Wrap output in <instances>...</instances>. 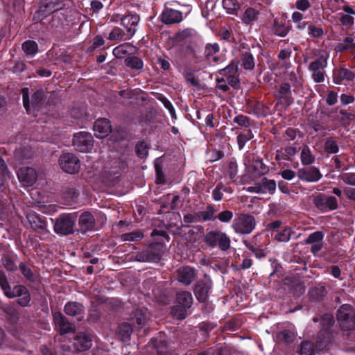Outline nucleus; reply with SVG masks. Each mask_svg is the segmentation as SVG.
<instances>
[{
    "instance_id": "obj_22",
    "label": "nucleus",
    "mask_w": 355,
    "mask_h": 355,
    "mask_svg": "<svg viewBox=\"0 0 355 355\" xmlns=\"http://www.w3.org/2000/svg\"><path fill=\"white\" fill-rule=\"evenodd\" d=\"M161 20L167 25L178 24L182 20V13L177 10L165 8L161 15Z\"/></svg>"
},
{
    "instance_id": "obj_58",
    "label": "nucleus",
    "mask_w": 355,
    "mask_h": 355,
    "mask_svg": "<svg viewBox=\"0 0 355 355\" xmlns=\"http://www.w3.org/2000/svg\"><path fill=\"white\" fill-rule=\"evenodd\" d=\"M233 216V212L230 210L226 209L219 212L215 216V219H218L221 223H228L232 220Z\"/></svg>"
},
{
    "instance_id": "obj_55",
    "label": "nucleus",
    "mask_w": 355,
    "mask_h": 355,
    "mask_svg": "<svg viewBox=\"0 0 355 355\" xmlns=\"http://www.w3.org/2000/svg\"><path fill=\"white\" fill-rule=\"evenodd\" d=\"M219 50L220 47L217 43L207 44L205 48L204 53L205 58L207 60H209L213 55L219 52Z\"/></svg>"
},
{
    "instance_id": "obj_18",
    "label": "nucleus",
    "mask_w": 355,
    "mask_h": 355,
    "mask_svg": "<svg viewBox=\"0 0 355 355\" xmlns=\"http://www.w3.org/2000/svg\"><path fill=\"white\" fill-rule=\"evenodd\" d=\"M297 175L300 180L306 182H317L322 176L319 169L315 166L300 168Z\"/></svg>"
},
{
    "instance_id": "obj_49",
    "label": "nucleus",
    "mask_w": 355,
    "mask_h": 355,
    "mask_svg": "<svg viewBox=\"0 0 355 355\" xmlns=\"http://www.w3.org/2000/svg\"><path fill=\"white\" fill-rule=\"evenodd\" d=\"M125 64L127 67L136 70L141 69L144 66L141 59L137 56L128 57L125 60Z\"/></svg>"
},
{
    "instance_id": "obj_15",
    "label": "nucleus",
    "mask_w": 355,
    "mask_h": 355,
    "mask_svg": "<svg viewBox=\"0 0 355 355\" xmlns=\"http://www.w3.org/2000/svg\"><path fill=\"white\" fill-rule=\"evenodd\" d=\"M275 96L279 103L286 107H289L294 101L292 97L291 87L288 83H282Z\"/></svg>"
},
{
    "instance_id": "obj_10",
    "label": "nucleus",
    "mask_w": 355,
    "mask_h": 355,
    "mask_svg": "<svg viewBox=\"0 0 355 355\" xmlns=\"http://www.w3.org/2000/svg\"><path fill=\"white\" fill-rule=\"evenodd\" d=\"M327 54L323 53L309 65V70L311 71L312 78L315 83H322L324 80V69L327 66Z\"/></svg>"
},
{
    "instance_id": "obj_3",
    "label": "nucleus",
    "mask_w": 355,
    "mask_h": 355,
    "mask_svg": "<svg viewBox=\"0 0 355 355\" xmlns=\"http://www.w3.org/2000/svg\"><path fill=\"white\" fill-rule=\"evenodd\" d=\"M51 220L53 223L54 232L60 236H67L76 232V213H62Z\"/></svg>"
},
{
    "instance_id": "obj_29",
    "label": "nucleus",
    "mask_w": 355,
    "mask_h": 355,
    "mask_svg": "<svg viewBox=\"0 0 355 355\" xmlns=\"http://www.w3.org/2000/svg\"><path fill=\"white\" fill-rule=\"evenodd\" d=\"M64 311L69 316H78L84 313V306L77 302H68L64 305Z\"/></svg>"
},
{
    "instance_id": "obj_11",
    "label": "nucleus",
    "mask_w": 355,
    "mask_h": 355,
    "mask_svg": "<svg viewBox=\"0 0 355 355\" xmlns=\"http://www.w3.org/2000/svg\"><path fill=\"white\" fill-rule=\"evenodd\" d=\"M59 165L67 173L74 174L79 171L80 164L78 158L73 153H66L60 155Z\"/></svg>"
},
{
    "instance_id": "obj_1",
    "label": "nucleus",
    "mask_w": 355,
    "mask_h": 355,
    "mask_svg": "<svg viewBox=\"0 0 355 355\" xmlns=\"http://www.w3.org/2000/svg\"><path fill=\"white\" fill-rule=\"evenodd\" d=\"M314 322H319L320 329L318 334L315 341V347L318 350H322L329 347L336 336L334 327L335 319L331 313H326L315 316L313 318Z\"/></svg>"
},
{
    "instance_id": "obj_20",
    "label": "nucleus",
    "mask_w": 355,
    "mask_h": 355,
    "mask_svg": "<svg viewBox=\"0 0 355 355\" xmlns=\"http://www.w3.org/2000/svg\"><path fill=\"white\" fill-rule=\"evenodd\" d=\"M93 129L95 132V136L98 138H104L112 132L110 121L105 118L97 119L94 122Z\"/></svg>"
},
{
    "instance_id": "obj_52",
    "label": "nucleus",
    "mask_w": 355,
    "mask_h": 355,
    "mask_svg": "<svg viewBox=\"0 0 355 355\" xmlns=\"http://www.w3.org/2000/svg\"><path fill=\"white\" fill-rule=\"evenodd\" d=\"M254 137L253 134L252 133V131L250 130H247L240 134L237 136V143L239 149H242L245 143L252 139Z\"/></svg>"
},
{
    "instance_id": "obj_30",
    "label": "nucleus",
    "mask_w": 355,
    "mask_h": 355,
    "mask_svg": "<svg viewBox=\"0 0 355 355\" xmlns=\"http://www.w3.org/2000/svg\"><path fill=\"white\" fill-rule=\"evenodd\" d=\"M218 211L213 205L207 204L204 209L200 210L196 213L197 216L200 220L209 221L215 220L214 214Z\"/></svg>"
},
{
    "instance_id": "obj_61",
    "label": "nucleus",
    "mask_w": 355,
    "mask_h": 355,
    "mask_svg": "<svg viewBox=\"0 0 355 355\" xmlns=\"http://www.w3.org/2000/svg\"><path fill=\"white\" fill-rule=\"evenodd\" d=\"M324 150L329 154L337 153L339 150L337 142L333 139H327L324 143Z\"/></svg>"
},
{
    "instance_id": "obj_39",
    "label": "nucleus",
    "mask_w": 355,
    "mask_h": 355,
    "mask_svg": "<svg viewBox=\"0 0 355 355\" xmlns=\"http://www.w3.org/2000/svg\"><path fill=\"white\" fill-rule=\"evenodd\" d=\"M132 333V327L128 322H123L119 326L118 336L123 341H128L130 339Z\"/></svg>"
},
{
    "instance_id": "obj_2",
    "label": "nucleus",
    "mask_w": 355,
    "mask_h": 355,
    "mask_svg": "<svg viewBox=\"0 0 355 355\" xmlns=\"http://www.w3.org/2000/svg\"><path fill=\"white\" fill-rule=\"evenodd\" d=\"M0 287L4 295L9 299L18 297L17 302L23 307L28 306L31 300L28 289L24 285L19 284L12 288L7 276L3 270H0Z\"/></svg>"
},
{
    "instance_id": "obj_42",
    "label": "nucleus",
    "mask_w": 355,
    "mask_h": 355,
    "mask_svg": "<svg viewBox=\"0 0 355 355\" xmlns=\"http://www.w3.org/2000/svg\"><path fill=\"white\" fill-rule=\"evenodd\" d=\"M292 233L293 231L291 227H285L282 230L277 232V233L273 235V237L275 240L279 242L286 243L290 241Z\"/></svg>"
},
{
    "instance_id": "obj_43",
    "label": "nucleus",
    "mask_w": 355,
    "mask_h": 355,
    "mask_svg": "<svg viewBox=\"0 0 355 355\" xmlns=\"http://www.w3.org/2000/svg\"><path fill=\"white\" fill-rule=\"evenodd\" d=\"M22 50L26 55L33 56L38 51L37 44L33 40H26L22 44Z\"/></svg>"
},
{
    "instance_id": "obj_53",
    "label": "nucleus",
    "mask_w": 355,
    "mask_h": 355,
    "mask_svg": "<svg viewBox=\"0 0 355 355\" xmlns=\"http://www.w3.org/2000/svg\"><path fill=\"white\" fill-rule=\"evenodd\" d=\"M189 308H186L183 306L177 304L175 305L172 309L173 315L178 320H183L187 315V310Z\"/></svg>"
},
{
    "instance_id": "obj_40",
    "label": "nucleus",
    "mask_w": 355,
    "mask_h": 355,
    "mask_svg": "<svg viewBox=\"0 0 355 355\" xmlns=\"http://www.w3.org/2000/svg\"><path fill=\"white\" fill-rule=\"evenodd\" d=\"M313 202L318 209L322 213L334 210L338 207V201H313Z\"/></svg>"
},
{
    "instance_id": "obj_7",
    "label": "nucleus",
    "mask_w": 355,
    "mask_h": 355,
    "mask_svg": "<svg viewBox=\"0 0 355 355\" xmlns=\"http://www.w3.org/2000/svg\"><path fill=\"white\" fill-rule=\"evenodd\" d=\"M64 7L65 3L60 0H39V9L34 13L33 19L42 21L51 14Z\"/></svg>"
},
{
    "instance_id": "obj_51",
    "label": "nucleus",
    "mask_w": 355,
    "mask_h": 355,
    "mask_svg": "<svg viewBox=\"0 0 355 355\" xmlns=\"http://www.w3.org/2000/svg\"><path fill=\"white\" fill-rule=\"evenodd\" d=\"M301 161L304 165H309L315 162V157L312 155L307 146H305L302 150Z\"/></svg>"
},
{
    "instance_id": "obj_63",
    "label": "nucleus",
    "mask_w": 355,
    "mask_h": 355,
    "mask_svg": "<svg viewBox=\"0 0 355 355\" xmlns=\"http://www.w3.org/2000/svg\"><path fill=\"white\" fill-rule=\"evenodd\" d=\"M223 6L230 13H232L239 7L236 0H223Z\"/></svg>"
},
{
    "instance_id": "obj_5",
    "label": "nucleus",
    "mask_w": 355,
    "mask_h": 355,
    "mask_svg": "<svg viewBox=\"0 0 355 355\" xmlns=\"http://www.w3.org/2000/svg\"><path fill=\"white\" fill-rule=\"evenodd\" d=\"M256 225V220L252 215L241 213L233 220L232 227L237 234H250L255 230Z\"/></svg>"
},
{
    "instance_id": "obj_23",
    "label": "nucleus",
    "mask_w": 355,
    "mask_h": 355,
    "mask_svg": "<svg viewBox=\"0 0 355 355\" xmlns=\"http://www.w3.org/2000/svg\"><path fill=\"white\" fill-rule=\"evenodd\" d=\"M73 345L79 352L89 349L92 345L90 334L86 332H78L74 338Z\"/></svg>"
},
{
    "instance_id": "obj_24",
    "label": "nucleus",
    "mask_w": 355,
    "mask_h": 355,
    "mask_svg": "<svg viewBox=\"0 0 355 355\" xmlns=\"http://www.w3.org/2000/svg\"><path fill=\"white\" fill-rule=\"evenodd\" d=\"M196 274L194 268L190 266H184L179 268L178 270V280L185 286L190 285L194 279Z\"/></svg>"
},
{
    "instance_id": "obj_37",
    "label": "nucleus",
    "mask_w": 355,
    "mask_h": 355,
    "mask_svg": "<svg viewBox=\"0 0 355 355\" xmlns=\"http://www.w3.org/2000/svg\"><path fill=\"white\" fill-rule=\"evenodd\" d=\"M259 11L253 8H248L242 17V21L245 24H252L258 19Z\"/></svg>"
},
{
    "instance_id": "obj_47",
    "label": "nucleus",
    "mask_w": 355,
    "mask_h": 355,
    "mask_svg": "<svg viewBox=\"0 0 355 355\" xmlns=\"http://www.w3.org/2000/svg\"><path fill=\"white\" fill-rule=\"evenodd\" d=\"M134 319L139 328H142L148 321L146 310L136 309L133 312Z\"/></svg>"
},
{
    "instance_id": "obj_36",
    "label": "nucleus",
    "mask_w": 355,
    "mask_h": 355,
    "mask_svg": "<svg viewBox=\"0 0 355 355\" xmlns=\"http://www.w3.org/2000/svg\"><path fill=\"white\" fill-rule=\"evenodd\" d=\"M286 204L284 202H274L269 205L268 214L272 216L282 215L286 209Z\"/></svg>"
},
{
    "instance_id": "obj_16",
    "label": "nucleus",
    "mask_w": 355,
    "mask_h": 355,
    "mask_svg": "<svg viewBox=\"0 0 355 355\" xmlns=\"http://www.w3.org/2000/svg\"><path fill=\"white\" fill-rule=\"evenodd\" d=\"M17 177L23 186L31 187L35 183L37 179V174L33 168L24 166L19 169Z\"/></svg>"
},
{
    "instance_id": "obj_12",
    "label": "nucleus",
    "mask_w": 355,
    "mask_h": 355,
    "mask_svg": "<svg viewBox=\"0 0 355 355\" xmlns=\"http://www.w3.org/2000/svg\"><path fill=\"white\" fill-rule=\"evenodd\" d=\"M94 145L92 135L87 132H79L74 134L73 146L82 153H86L92 150Z\"/></svg>"
},
{
    "instance_id": "obj_33",
    "label": "nucleus",
    "mask_w": 355,
    "mask_h": 355,
    "mask_svg": "<svg viewBox=\"0 0 355 355\" xmlns=\"http://www.w3.org/2000/svg\"><path fill=\"white\" fill-rule=\"evenodd\" d=\"M120 175L119 171H105L103 174V181L108 186H114L119 182Z\"/></svg>"
},
{
    "instance_id": "obj_64",
    "label": "nucleus",
    "mask_w": 355,
    "mask_h": 355,
    "mask_svg": "<svg viewBox=\"0 0 355 355\" xmlns=\"http://www.w3.org/2000/svg\"><path fill=\"white\" fill-rule=\"evenodd\" d=\"M339 178L345 184L355 186V173H344Z\"/></svg>"
},
{
    "instance_id": "obj_56",
    "label": "nucleus",
    "mask_w": 355,
    "mask_h": 355,
    "mask_svg": "<svg viewBox=\"0 0 355 355\" xmlns=\"http://www.w3.org/2000/svg\"><path fill=\"white\" fill-rule=\"evenodd\" d=\"M324 234L321 231H316L310 234L305 240L306 244H313L322 242Z\"/></svg>"
},
{
    "instance_id": "obj_50",
    "label": "nucleus",
    "mask_w": 355,
    "mask_h": 355,
    "mask_svg": "<svg viewBox=\"0 0 355 355\" xmlns=\"http://www.w3.org/2000/svg\"><path fill=\"white\" fill-rule=\"evenodd\" d=\"M243 243L246 248L248 250H250L252 253H254L257 259H261L266 257V252H265L264 249L259 248L252 243H250L247 241H244Z\"/></svg>"
},
{
    "instance_id": "obj_31",
    "label": "nucleus",
    "mask_w": 355,
    "mask_h": 355,
    "mask_svg": "<svg viewBox=\"0 0 355 355\" xmlns=\"http://www.w3.org/2000/svg\"><path fill=\"white\" fill-rule=\"evenodd\" d=\"M193 301L192 295L189 291H183L176 293L175 302L177 304L189 309L193 304Z\"/></svg>"
},
{
    "instance_id": "obj_21",
    "label": "nucleus",
    "mask_w": 355,
    "mask_h": 355,
    "mask_svg": "<svg viewBox=\"0 0 355 355\" xmlns=\"http://www.w3.org/2000/svg\"><path fill=\"white\" fill-rule=\"evenodd\" d=\"M139 21L137 15H128L121 18V25L127 30L128 37L125 40H130L136 33V26Z\"/></svg>"
},
{
    "instance_id": "obj_59",
    "label": "nucleus",
    "mask_w": 355,
    "mask_h": 355,
    "mask_svg": "<svg viewBox=\"0 0 355 355\" xmlns=\"http://www.w3.org/2000/svg\"><path fill=\"white\" fill-rule=\"evenodd\" d=\"M238 66L234 62H232L229 65L218 71V73L221 76L236 75Z\"/></svg>"
},
{
    "instance_id": "obj_45",
    "label": "nucleus",
    "mask_w": 355,
    "mask_h": 355,
    "mask_svg": "<svg viewBox=\"0 0 355 355\" xmlns=\"http://www.w3.org/2000/svg\"><path fill=\"white\" fill-rule=\"evenodd\" d=\"M241 62L242 67L246 70H252L254 68V57L250 52H245L242 54Z\"/></svg>"
},
{
    "instance_id": "obj_4",
    "label": "nucleus",
    "mask_w": 355,
    "mask_h": 355,
    "mask_svg": "<svg viewBox=\"0 0 355 355\" xmlns=\"http://www.w3.org/2000/svg\"><path fill=\"white\" fill-rule=\"evenodd\" d=\"M23 96V105L28 114L33 111H39L46 103L47 93L40 89H37L31 95V100L29 98L28 89L24 87L21 89Z\"/></svg>"
},
{
    "instance_id": "obj_13",
    "label": "nucleus",
    "mask_w": 355,
    "mask_h": 355,
    "mask_svg": "<svg viewBox=\"0 0 355 355\" xmlns=\"http://www.w3.org/2000/svg\"><path fill=\"white\" fill-rule=\"evenodd\" d=\"M78 225V228L76 229V232L83 235L89 232H95L98 230L94 216L89 211H84L80 215Z\"/></svg>"
},
{
    "instance_id": "obj_62",
    "label": "nucleus",
    "mask_w": 355,
    "mask_h": 355,
    "mask_svg": "<svg viewBox=\"0 0 355 355\" xmlns=\"http://www.w3.org/2000/svg\"><path fill=\"white\" fill-rule=\"evenodd\" d=\"M124 35L125 33L121 28L114 27L109 34L108 40L121 41L123 40Z\"/></svg>"
},
{
    "instance_id": "obj_34",
    "label": "nucleus",
    "mask_w": 355,
    "mask_h": 355,
    "mask_svg": "<svg viewBox=\"0 0 355 355\" xmlns=\"http://www.w3.org/2000/svg\"><path fill=\"white\" fill-rule=\"evenodd\" d=\"M354 49H355V37L351 34L336 46V50L340 52Z\"/></svg>"
},
{
    "instance_id": "obj_44",
    "label": "nucleus",
    "mask_w": 355,
    "mask_h": 355,
    "mask_svg": "<svg viewBox=\"0 0 355 355\" xmlns=\"http://www.w3.org/2000/svg\"><path fill=\"white\" fill-rule=\"evenodd\" d=\"M1 309L11 322H15L18 319L19 313L13 306L5 304L1 306Z\"/></svg>"
},
{
    "instance_id": "obj_14",
    "label": "nucleus",
    "mask_w": 355,
    "mask_h": 355,
    "mask_svg": "<svg viewBox=\"0 0 355 355\" xmlns=\"http://www.w3.org/2000/svg\"><path fill=\"white\" fill-rule=\"evenodd\" d=\"M211 287L212 282L209 278L205 277L203 279L198 280L193 288L196 299L200 302H206Z\"/></svg>"
},
{
    "instance_id": "obj_28",
    "label": "nucleus",
    "mask_w": 355,
    "mask_h": 355,
    "mask_svg": "<svg viewBox=\"0 0 355 355\" xmlns=\"http://www.w3.org/2000/svg\"><path fill=\"white\" fill-rule=\"evenodd\" d=\"M290 26L286 24V21L279 18H275L272 25V31L277 36L284 37L287 35L290 31Z\"/></svg>"
},
{
    "instance_id": "obj_19",
    "label": "nucleus",
    "mask_w": 355,
    "mask_h": 355,
    "mask_svg": "<svg viewBox=\"0 0 355 355\" xmlns=\"http://www.w3.org/2000/svg\"><path fill=\"white\" fill-rule=\"evenodd\" d=\"M53 320L55 324L59 327L60 334L75 331L74 324L69 322L68 319L61 312L58 311L53 313Z\"/></svg>"
},
{
    "instance_id": "obj_6",
    "label": "nucleus",
    "mask_w": 355,
    "mask_h": 355,
    "mask_svg": "<svg viewBox=\"0 0 355 355\" xmlns=\"http://www.w3.org/2000/svg\"><path fill=\"white\" fill-rule=\"evenodd\" d=\"M336 318L343 331L355 329V309L350 304L341 305L336 311Z\"/></svg>"
},
{
    "instance_id": "obj_38",
    "label": "nucleus",
    "mask_w": 355,
    "mask_h": 355,
    "mask_svg": "<svg viewBox=\"0 0 355 355\" xmlns=\"http://www.w3.org/2000/svg\"><path fill=\"white\" fill-rule=\"evenodd\" d=\"M19 268L26 278V279L30 282L35 283L37 280V275L33 272L31 268H29L24 262H20Z\"/></svg>"
},
{
    "instance_id": "obj_17",
    "label": "nucleus",
    "mask_w": 355,
    "mask_h": 355,
    "mask_svg": "<svg viewBox=\"0 0 355 355\" xmlns=\"http://www.w3.org/2000/svg\"><path fill=\"white\" fill-rule=\"evenodd\" d=\"M342 10L344 12L338 14L340 23L346 28L352 29L355 22V10L347 4L344 5Z\"/></svg>"
},
{
    "instance_id": "obj_27",
    "label": "nucleus",
    "mask_w": 355,
    "mask_h": 355,
    "mask_svg": "<svg viewBox=\"0 0 355 355\" xmlns=\"http://www.w3.org/2000/svg\"><path fill=\"white\" fill-rule=\"evenodd\" d=\"M354 78L355 73L345 68H340L334 72L333 81L335 84L340 85L343 80L352 81Z\"/></svg>"
},
{
    "instance_id": "obj_46",
    "label": "nucleus",
    "mask_w": 355,
    "mask_h": 355,
    "mask_svg": "<svg viewBox=\"0 0 355 355\" xmlns=\"http://www.w3.org/2000/svg\"><path fill=\"white\" fill-rule=\"evenodd\" d=\"M144 234L141 230H136L121 235L123 241H139L144 238Z\"/></svg>"
},
{
    "instance_id": "obj_54",
    "label": "nucleus",
    "mask_w": 355,
    "mask_h": 355,
    "mask_svg": "<svg viewBox=\"0 0 355 355\" xmlns=\"http://www.w3.org/2000/svg\"><path fill=\"white\" fill-rule=\"evenodd\" d=\"M238 172V164L235 159H232L227 163V168L226 173L228 175L230 178L232 180H235L237 177Z\"/></svg>"
},
{
    "instance_id": "obj_25",
    "label": "nucleus",
    "mask_w": 355,
    "mask_h": 355,
    "mask_svg": "<svg viewBox=\"0 0 355 355\" xmlns=\"http://www.w3.org/2000/svg\"><path fill=\"white\" fill-rule=\"evenodd\" d=\"M252 162L249 166V171H252L254 178L261 177L268 172V166L263 162L261 159L253 157Z\"/></svg>"
},
{
    "instance_id": "obj_57",
    "label": "nucleus",
    "mask_w": 355,
    "mask_h": 355,
    "mask_svg": "<svg viewBox=\"0 0 355 355\" xmlns=\"http://www.w3.org/2000/svg\"><path fill=\"white\" fill-rule=\"evenodd\" d=\"M314 346L311 341H303L301 343L300 355H313Z\"/></svg>"
},
{
    "instance_id": "obj_60",
    "label": "nucleus",
    "mask_w": 355,
    "mask_h": 355,
    "mask_svg": "<svg viewBox=\"0 0 355 355\" xmlns=\"http://www.w3.org/2000/svg\"><path fill=\"white\" fill-rule=\"evenodd\" d=\"M277 337L279 341L284 342L286 344L292 343L294 339L293 334L288 330H284L279 332Z\"/></svg>"
},
{
    "instance_id": "obj_48",
    "label": "nucleus",
    "mask_w": 355,
    "mask_h": 355,
    "mask_svg": "<svg viewBox=\"0 0 355 355\" xmlns=\"http://www.w3.org/2000/svg\"><path fill=\"white\" fill-rule=\"evenodd\" d=\"M2 263L3 267L9 272H15L18 269L14 259L9 254H3L2 257Z\"/></svg>"
},
{
    "instance_id": "obj_32",
    "label": "nucleus",
    "mask_w": 355,
    "mask_h": 355,
    "mask_svg": "<svg viewBox=\"0 0 355 355\" xmlns=\"http://www.w3.org/2000/svg\"><path fill=\"white\" fill-rule=\"evenodd\" d=\"M197 35L196 31L191 28L179 31L175 33L174 40L176 42H189Z\"/></svg>"
},
{
    "instance_id": "obj_41",
    "label": "nucleus",
    "mask_w": 355,
    "mask_h": 355,
    "mask_svg": "<svg viewBox=\"0 0 355 355\" xmlns=\"http://www.w3.org/2000/svg\"><path fill=\"white\" fill-rule=\"evenodd\" d=\"M134 46L129 43H123L115 47L113 50V54L116 58H122L127 54H129Z\"/></svg>"
},
{
    "instance_id": "obj_9",
    "label": "nucleus",
    "mask_w": 355,
    "mask_h": 355,
    "mask_svg": "<svg viewBox=\"0 0 355 355\" xmlns=\"http://www.w3.org/2000/svg\"><path fill=\"white\" fill-rule=\"evenodd\" d=\"M164 247L161 241L152 243L146 250L137 254V259L142 262H158L162 257Z\"/></svg>"
},
{
    "instance_id": "obj_26",
    "label": "nucleus",
    "mask_w": 355,
    "mask_h": 355,
    "mask_svg": "<svg viewBox=\"0 0 355 355\" xmlns=\"http://www.w3.org/2000/svg\"><path fill=\"white\" fill-rule=\"evenodd\" d=\"M153 348L157 351V355H166L168 352V341L164 336L152 338L149 342Z\"/></svg>"
},
{
    "instance_id": "obj_35",
    "label": "nucleus",
    "mask_w": 355,
    "mask_h": 355,
    "mask_svg": "<svg viewBox=\"0 0 355 355\" xmlns=\"http://www.w3.org/2000/svg\"><path fill=\"white\" fill-rule=\"evenodd\" d=\"M339 114L340 116H339V118H336V119L344 127L348 126L351 121L355 120V114L346 110L339 109Z\"/></svg>"
},
{
    "instance_id": "obj_8",
    "label": "nucleus",
    "mask_w": 355,
    "mask_h": 355,
    "mask_svg": "<svg viewBox=\"0 0 355 355\" xmlns=\"http://www.w3.org/2000/svg\"><path fill=\"white\" fill-rule=\"evenodd\" d=\"M204 241L210 248L218 246L222 251H226L230 248V238L225 233L219 230H211L205 235Z\"/></svg>"
}]
</instances>
